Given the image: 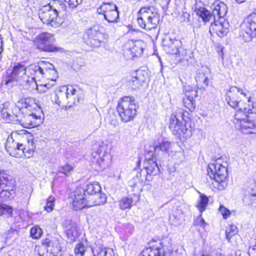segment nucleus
Wrapping results in <instances>:
<instances>
[{"instance_id": "nucleus-1", "label": "nucleus", "mask_w": 256, "mask_h": 256, "mask_svg": "<svg viewBox=\"0 0 256 256\" xmlns=\"http://www.w3.org/2000/svg\"><path fill=\"white\" fill-rule=\"evenodd\" d=\"M211 9L214 10L215 20L210 29L211 34H216L223 38L228 32L229 24L224 18L228 12V7L224 2L216 1L212 4Z\"/></svg>"}, {"instance_id": "nucleus-2", "label": "nucleus", "mask_w": 256, "mask_h": 256, "mask_svg": "<svg viewBox=\"0 0 256 256\" xmlns=\"http://www.w3.org/2000/svg\"><path fill=\"white\" fill-rule=\"evenodd\" d=\"M228 163L226 158L220 157L208 165V174L218 184L220 190H224L228 186Z\"/></svg>"}, {"instance_id": "nucleus-3", "label": "nucleus", "mask_w": 256, "mask_h": 256, "mask_svg": "<svg viewBox=\"0 0 256 256\" xmlns=\"http://www.w3.org/2000/svg\"><path fill=\"white\" fill-rule=\"evenodd\" d=\"M28 70L32 76L36 77V79L46 78L51 80L52 82V84H46L41 86V87L46 88L44 90V92L54 85L58 76L54 66L51 63L46 62H40L37 64H32L28 67Z\"/></svg>"}, {"instance_id": "nucleus-4", "label": "nucleus", "mask_w": 256, "mask_h": 256, "mask_svg": "<svg viewBox=\"0 0 256 256\" xmlns=\"http://www.w3.org/2000/svg\"><path fill=\"white\" fill-rule=\"evenodd\" d=\"M252 112L248 106L244 108V112H237L235 114L234 123L244 134H256V114Z\"/></svg>"}, {"instance_id": "nucleus-5", "label": "nucleus", "mask_w": 256, "mask_h": 256, "mask_svg": "<svg viewBox=\"0 0 256 256\" xmlns=\"http://www.w3.org/2000/svg\"><path fill=\"white\" fill-rule=\"evenodd\" d=\"M26 67L18 64L13 68L12 72L8 73V76L6 78V84H8L10 82H16L20 86H22L24 89L32 90L37 87V84L36 82V77L34 76H29L26 74Z\"/></svg>"}, {"instance_id": "nucleus-6", "label": "nucleus", "mask_w": 256, "mask_h": 256, "mask_svg": "<svg viewBox=\"0 0 256 256\" xmlns=\"http://www.w3.org/2000/svg\"><path fill=\"white\" fill-rule=\"evenodd\" d=\"M137 20L142 28L150 31L157 28L160 21V16L158 10L154 7H142L138 12Z\"/></svg>"}, {"instance_id": "nucleus-7", "label": "nucleus", "mask_w": 256, "mask_h": 256, "mask_svg": "<svg viewBox=\"0 0 256 256\" xmlns=\"http://www.w3.org/2000/svg\"><path fill=\"white\" fill-rule=\"evenodd\" d=\"M138 104L134 97L126 96L120 100L117 106V111L124 122L132 120L138 114Z\"/></svg>"}, {"instance_id": "nucleus-8", "label": "nucleus", "mask_w": 256, "mask_h": 256, "mask_svg": "<svg viewBox=\"0 0 256 256\" xmlns=\"http://www.w3.org/2000/svg\"><path fill=\"white\" fill-rule=\"evenodd\" d=\"M76 90L72 86H62L56 92L54 101L59 106L71 108L76 102Z\"/></svg>"}, {"instance_id": "nucleus-9", "label": "nucleus", "mask_w": 256, "mask_h": 256, "mask_svg": "<svg viewBox=\"0 0 256 256\" xmlns=\"http://www.w3.org/2000/svg\"><path fill=\"white\" fill-rule=\"evenodd\" d=\"M112 145L110 143L102 142L92 156L96 164L102 169H106L111 163L112 158L110 154Z\"/></svg>"}, {"instance_id": "nucleus-10", "label": "nucleus", "mask_w": 256, "mask_h": 256, "mask_svg": "<svg viewBox=\"0 0 256 256\" xmlns=\"http://www.w3.org/2000/svg\"><path fill=\"white\" fill-rule=\"evenodd\" d=\"M184 113L182 110L174 112L170 116V128L174 134H182L190 136L188 134L189 130L186 127L184 118Z\"/></svg>"}, {"instance_id": "nucleus-11", "label": "nucleus", "mask_w": 256, "mask_h": 256, "mask_svg": "<svg viewBox=\"0 0 256 256\" xmlns=\"http://www.w3.org/2000/svg\"><path fill=\"white\" fill-rule=\"evenodd\" d=\"M46 247L36 246L34 249V256H59L62 250L60 242L56 238L46 240Z\"/></svg>"}, {"instance_id": "nucleus-12", "label": "nucleus", "mask_w": 256, "mask_h": 256, "mask_svg": "<svg viewBox=\"0 0 256 256\" xmlns=\"http://www.w3.org/2000/svg\"><path fill=\"white\" fill-rule=\"evenodd\" d=\"M242 40L249 42L256 38V13L248 16L241 26L240 34Z\"/></svg>"}, {"instance_id": "nucleus-13", "label": "nucleus", "mask_w": 256, "mask_h": 256, "mask_svg": "<svg viewBox=\"0 0 256 256\" xmlns=\"http://www.w3.org/2000/svg\"><path fill=\"white\" fill-rule=\"evenodd\" d=\"M55 39L54 36L50 33H42L36 39V45L38 50L48 52H60L62 48L54 45Z\"/></svg>"}, {"instance_id": "nucleus-14", "label": "nucleus", "mask_w": 256, "mask_h": 256, "mask_svg": "<svg viewBox=\"0 0 256 256\" xmlns=\"http://www.w3.org/2000/svg\"><path fill=\"white\" fill-rule=\"evenodd\" d=\"M242 94H244L243 91L236 86L230 88L226 94V101L232 108L237 110L236 112H244V108H246V104L240 99V95Z\"/></svg>"}, {"instance_id": "nucleus-15", "label": "nucleus", "mask_w": 256, "mask_h": 256, "mask_svg": "<svg viewBox=\"0 0 256 256\" xmlns=\"http://www.w3.org/2000/svg\"><path fill=\"white\" fill-rule=\"evenodd\" d=\"M73 209L80 210L86 207H92L90 204V197L84 194V190L82 188H78L71 196Z\"/></svg>"}, {"instance_id": "nucleus-16", "label": "nucleus", "mask_w": 256, "mask_h": 256, "mask_svg": "<svg viewBox=\"0 0 256 256\" xmlns=\"http://www.w3.org/2000/svg\"><path fill=\"white\" fill-rule=\"evenodd\" d=\"M58 14L48 4L42 6L40 10L39 17L40 20L44 24L52 27L57 28L60 26L61 22L60 20L58 21Z\"/></svg>"}, {"instance_id": "nucleus-17", "label": "nucleus", "mask_w": 256, "mask_h": 256, "mask_svg": "<svg viewBox=\"0 0 256 256\" xmlns=\"http://www.w3.org/2000/svg\"><path fill=\"white\" fill-rule=\"evenodd\" d=\"M98 12L104 15L105 20L110 23L117 22L120 17L118 8L113 3L104 2L98 9Z\"/></svg>"}, {"instance_id": "nucleus-18", "label": "nucleus", "mask_w": 256, "mask_h": 256, "mask_svg": "<svg viewBox=\"0 0 256 256\" xmlns=\"http://www.w3.org/2000/svg\"><path fill=\"white\" fill-rule=\"evenodd\" d=\"M172 253L166 242L160 241L156 246L144 249L139 256H170Z\"/></svg>"}, {"instance_id": "nucleus-19", "label": "nucleus", "mask_w": 256, "mask_h": 256, "mask_svg": "<svg viewBox=\"0 0 256 256\" xmlns=\"http://www.w3.org/2000/svg\"><path fill=\"white\" fill-rule=\"evenodd\" d=\"M38 114L29 112L26 113H22L23 116L20 120L22 126L26 128H30L38 126L42 122L44 118L41 112Z\"/></svg>"}, {"instance_id": "nucleus-20", "label": "nucleus", "mask_w": 256, "mask_h": 256, "mask_svg": "<svg viewBox=\"0 0 256 256\" xmlns=\"http://www.w3.org/2000/svg\"><path fill=\"white\" fill-rule=\"evenodd\" d=\"M87 44L92 48H98L101 46L103 38L100 32V28L98 25L94 26L87 32Z\"/></svg>"}, {"instance_id": "nucleus-21", "label": "nucleus", "mask_w": 256, "mask_h": 256, "mask_svg": "<svg viewBox=\"0 0 256 256\" xmlns=\"http://www.w3.org/2000/svg\"><path fill=\"white\" fill-rule=\"evenodd\" d=\"M154 152H151L146 156L144 162V168L147 175L150 178L152 176H156L160 172V170L155 159L153 158Z\"/></svg>"}, {"instance_id": "nucleus-22", "label": "nucleus", "mask_w": 256, "mask_h": 256, "mask_svg": "<svg viewBox=\"0 0 256 256\" xmlns=\"http://www.w3.org/2000/svg\"><path fill=\"white\" fill-rule=\"evenodd\" d=\"M63 226L68 238L71 242L76 241L80 234L78 225L70 220H66L63 222Z\"/></svg>"}, {"instance_id": "nucleus-23", "label": "nucleus", "mask_w": 256, "mask_h": 256, "mask_svg": "<svg viewBox=\"0 0 256 256\" xmlns=\"http://www.w3.org/2000/svg\"><path fill=\"white\" fill-rule=\"evenodd\" d=\"M182 42L177 40H172L170 37H166L162 40V46L164 50L170 54H178L180 51Z\"/></svg>"}, {"instance_id": "nucleus-24", "label": "nucleus", "mask_w": 256, "mask_h": 256, "mask_svg": "<svg viewBox=\"0 0 256 256\" xmlns=\"http://www.w3.org/2000/svg\"><path fill=\"white\" fill-rule=\"evenodd\" d=\"M132 78L130 81V85L134 90H137L140 88L145 82L147 78L146 72L138 70L132 74Z\"/></svg>"}, {"instance_id": "nucleus-25", "label": "nucleus", "mask_w": 256, "mask_h": 256, "mask_svg": "<svg viewBox=\"0 0 256 256\" xmlns=\"http://www.w3.org/2000/svg\"><path fill=\"white\" fill-rule=\"evenodd\" d=\"M210 70L207 68H202V70L198 71L196 80L199 88H206L209 85Z\"/></svg>"}, {"instance_id": "nucleus-26", "label": "nucleus", "mask_w": 256, "mask_h": 256, "mask_svg": "<svg viewBox=\"0 0 256 256\" xmlns=\"http://www.w3.org/2000/svg\"><path fill=\"white\" fill-rule=\"evenodd\" d=\"M18 104L21 106L22 113L32 112L38 107L36 100L30 97L21 99Z\"/></svg>"}, {"instance_id": "nucleus-27", "label": "nucleus", "mask_w": 256, "mask_h": 256, "mask_svg": "<svg viewBox=\"0 0 256 256\" xmlns=\"http://www.w3.org/2000/svg\"><path fill=\"white\" fill-rule=\"evenodd\" d=\"M4 186V191L0 194V197L5 200L13 198L15 194L16 186L12 180L10 179Z\"/></svg>"}, {"instance_id": "nucleus-28", "label": "nucleus", "mask_w": 256, "mask_h": 256, "mask_svg": "<svg viewBox=\"0 0 256 256\" xmlns=\"http://www.w3.org/2000/svg\"><path fill=\"white\" fill-rule=\"evenodd\" d=\"M130 48V50L134 55V56H141L144 52V44L142 40L136 42L130 41L129 42Z\"/></svg>"}, {"instance_id": "nucleus-29", "label": "nucleus", "mask_w": 256, "mask_h": 256, "mask_svg": "<svg viewBox=\"0 0 256 256\" xmlns=\"http://www.w3.org/2000/svg\"><path fill=\"white\" fill-rule=\"evenodd\" d=\"M158 142L152 148L155 152L162 151L168 152L172 148V144L166 139L160 138L158 140Z\"/></svg>"}, {"instance_id": "nucleus-30", "label": "nucleus", "mask_w": 256, "mask_h": 256, "mask_svg": "<svg viewBox=\"0 0 256 256\" xmlns=\"http://www.w3.org/2000/svg\"><path fill=\"white\" fill-rule=\"evenodd\" d=\"M92 250L94 256H114L112 250L104 246H96Z\"/></svg>"}, {"instance_id": "nucleus-31", "label": "nucleus", "mask_w": 256, "mask_h": 256, "mask_svg": "<svg viewBox=\"0 0 256 256\" xmlns=\"http://www.w3.org/2000/svg\"><path fill=\"white\" fill-rule=\"evenodd\" d=\"M82 188L84 190V194H87L88 196H94L98 193L100 192L102 190L100 185L96 182L90 183Z\"/></svg>"}, {"instance_id": "nucleus-32", "label": "nucleus", "mask_w": 256, "mask_h": 256, "mask_svg": "<svg viewBox=\"0 0 256 256\" xmlns=\"http://www.w3.org/2000/svg\"><path fill=\"white\" fill-rule=\"evenodd\" d=\"M212 14L206 10L204 8H200L196 10V14L200 16L202 21L205 22H210L212 19L214 20H215V16H214V10H212Z\"/></svg>"}, {"instance_id": "nucleus-33", "label": "nucleus", "mask_w": 256, "mask_h": 256, "mask_svg": "<svg viewBox=\"0 0 256 256\" xmlns=\"http://www.w3.org/2000/svg\"><path fill=\"white\" fill-rule=\"evenodd\" d=\"M50 8L54 11L56 14H58L66 10V6L65 4L60 0H51L48 4Z\"/></svg>"}, {"instance_id": "nucleus-34", "label": "nucleus", "mask_w": 256, "mask_h": 256, "mask_svg": "<svg viewBox=\"0 0 256 256\" xmlns=\"http://www.w3.org/2000/svg\"><path fill=\"white\" fill-rule=\"evenodd\" d=\"M152 179L148 175L146 176L145 171L138 170H136V175L133 178L132 180L135 183L136 186L138 184L142 186L146 181L150 182Z\"/></svg>"}, {"instance_id": "nucleus-35", "label": "nucleus", "mask_w": 256, "mask_h": 256, "mask_svg": "<svg viewBox=\"0 0 256 256\" xmlns=\"http://www.w3.org/2000/svg\"><path fill=\"white\" fill-rule=\"evenodd\" d=\"M18 142L14 139L12 135L10 136L6 140L5 147L7 152L12 156H15Z\"/></svg>"}, {"instance_id": "nucleus-36", "label": "nucleus", "mask_w": 256, "mask_h": 256, "mask_svg": "<svg viewBox=\"0 0 256 256\" xmlns=\"http://www.w3.org/2000/svg\"><path fill=\"white\" fill-rule=\"evenodd\" d=\"M90 197V204L92 207L96 206H100L104 204L107 200L106 194H102L100 192L98 193L94 196Z\"/></svg>"}, {"instance_id": "nucleus-37", "label": "nucleus", "mask_w": 256, "mask_h": 256, "mask_svg": "<svg viewBox=\"0 0 256 256\" xmlns=\"http://www.w3.org/2000/svg\"><path fill=\"white\" fill-rule=\"evenodd\" d=\"M238 233V228L234 225L230 226L226 231V238L227 240L229 242L232 243L234 246H236V244H234L232 240L234 239H237L238 237L237 236Z\"/></svg>"}, {"instance_id": "nucleus-38", "label": "nucleus", "mask_w": 256, "mask_h": 256, "mask_svg": "<svg viewBox=\"0 0 256 256\" xmlns=\"http://www.w3.org/2000/svg\"><path fill=\"white\" fill-rule=\"evenodd\" d=\"M133 203L134 201L132 198L126 196L123 198L119 202V206L122 210H125L128 209H130L132 206Z\"/></svg>"}, {"instance_id": "nucleus-39", "label": "nucleus", "mask_w": 256, "mask_h": 256, "mask_svg": "<svg viewBox=\"0 0 256 256\" xmlns=\"http://www.w3.org/2000/svg\"><path fill=\"white\" fill-rule=\"evenodd\" d=\"M10 104L8 102H6L3 104L1 111L2 118L8 122H10L12 115L11 114V110L9 109Z\"/></svg>"}, {"instance_id": "nucleus-40", "label": "nucleus", "mask_w": 256, "mask_h": 256, "mask_svg": "<svg viewBox=\"0 0 256 256\" xmlns=\"http://www.w3.org/2000/svg\"><path fill=\"white\" fill-rule=\"evenodd\" d=\"M209 200L208 198L204 194H200V200L198 201L196 207L199 209L201 212H204L208 206Z\"/></svg>"}, {"instance_id": "nucleus-41", "label": "nucleus", "mask_w": 256, "mask_h": 256, "mask_svg": "<svg viewBox=\"0 0 256 256\" xmlns=\"http://www.w3.org/2000/svg\"><path fill=\"white\" fill-rule=\"evenodd\" d=\"M18 232L17 230L13 229L10 230L5 234L6 244H10L18 237Z\"/></svg>"}, {"instance_id": "nucleus-42", "label": "nucleus", "mask_w": 256, "mask_h": 256, "mask_svg": "<svg viewBox=\"0 0 256 256\" xmlns=\"http://www.w3.org/2000/svg\"><path fill=\"white\" fill-rule=\"evenodd\" d=\"M13 212V208L4 204L0 203V216L7 214L12 216Z\"/></svg>"}, {"instance_id": "nucleus-43", "label": "nucleus", "mask_w": 256, "mask_h": 256, "mask_svg": "<svg viewBox=\"0 0 256 256\" xmlns=\"http://www.w3.org/2000/svg\"><path fill=\"white\" fill-rule=\"evenodd\" d=\"M184 106L189 110H192L195 108L194 99L186 96L183 99Z\"/></svg>"}, {"instance_id": "nucleus-44", "label": "nucleus", "mask_w": 256, "mask_h": 256, "mask_svg": "<svg viewBox=\"0 0 256 256\" xmlns=\"http://www.w3.org/2000/svg\"><path fill=\"white\" fill-rule=\"evenodd\" d=\"M55 201L56 198L53 196H50L48 198L46 206H44V209L46 212H50L54 210Z\"/></svg>"}, {"instance_id": "nucleus-45", "label": "nucleus", "mask_w": 256, "mask_h": 256, "mask_svg": "<svg viewBox=\"0 0 256 256\" xmlns=\"http://www.w3.org/2000/svg\"><path fill=\"white\" fill-rule=\"evenodd\" d=\"M86 247L83 244H78L75 248V254L76 256H84Z\"/></svg>"}, {"instance_id": "nucleus-46", "label": "nucleus", "mask_w": 256, "mask_h": 256, "mask_svg": "<svg viewBox=\"0 0 256 256\" xmlns=\"http://www.w3.org/2000/svg\"><path fill=\"white\" fill-rule=\"evenodd\" d=\"M31 236L33 238L38 239L42 234V231L40 227L36 226L32 228Z\"/></svg>"}, {"instance_id": "nucleus-47", "label": "nucleus", "mask_w": 256, "mask_h": 256, "mask_svg": "<svg viewBox=\"0 0 256 256\" xmlns=\"http://www.w3.org/2000/svg\"><path fill=\"white\" fill-rule=\"evenodd\" d=\"M73 170L74 168L72 166L67 164L60 167L58 168V172L68 176L69 174H70V172L72 171Z\"/></svg>"}, {"instance_id": "nucleus-48", "label": "nucleus", "mask_w": 256, "mask_h": 256, "mask_svg": "<svg viewBox=\"0 0 256 256\" xmlns=\"http://www.w3.org/2000/svg\"><path fill=\"white\" fill-rule=\"evenodd\" d=\"M244 201L248 204L256 207V194L246 196L244 198Z\"/></svg>"}, {"instance_id": "nucleus-49", "label": "nucleus", "mask_w": 256, "mask_h": 256, "mask_svg": "<svg viewBox=\"0 0 256 256\" xmlns=\"http://www.w3.org/2000/svg\"><path fill=\"white\" fill-rule=\"evenodd\" d=\"M9 178L4 173H0V194L4 191V186Z\"/></svg>"}, {"instance_id": "nucleus-50", "label": "nucleus", "mask_w": 256, "mask_h": 256, "mask_svg": "<svg viewBox=\"0 0 256 256\" xmlns=\"http://www.w3.org/2000/svg\"><path fill=\"white\" fill-rule=\"evenodd\" d=\"M186 95L189 98L195 99L198 96V92L188 86L186 88Z\"/></svg>"}, {"instance_id": "nucleus-51", "label": "nucleus", "mask_w": 256, "mask_h": 256, "mask_svg": "<svg viewBox=\"0 0 256 256\" xmlns=\"http://www.w3.org/2000/svg\"><path fill=\"white\" fill-rule=\"evenodd\" d=\"M219 212L223 216L224 219H227L230 216L231 212L230 210L226 208L224 206H221L219 208Z\"/></svg>"}, {"instance_id": "nucleus-52", "label": "nucleus", "mask_w": 256, "mask_h": 256, "mask_svg": "<svg viewBox=\"0 0 256 256\" xmlns=\"http://www.w3.org/2000/svg\"><path fill=\"white\" fill-rule=\"evenodd\" d=\"M170 220L172 224L177 226L180 225L182 222L180 216H177L174 215L170 216Z\"/></svg>"}, {"instance_id": "nucleus-53", "label": "nucleus", "mask_w": 256, "mask_h": 256, "mask_svg": "<svg viewBox=\"0 0 256 256\" xmlns=\"http://www.w3.org/2000/svg\"><path fill=\"white\" fill-rule=\"evenodd\" d=\"M82 0H69L68 5L72 8H76L82 3Z\"/></svg>"}, {"instance_id": "nucleus-54", "label": "nucleus", "mask_w": 256, "mask_h": 256, "mask_svg": "<svg viewBox=\"0 0 256 256\" xmlns=\"http://www.w3.org/2000/svg\"><path fill=\"white\" fill-rule=\"evenodd\" d=\"M196 225L200 226L203 228H204L206 226V222L201 216L198 218L196 222Z\"/></svg>"}, {"instance_id": "nucleus-55", "label": "nucleus", "mask_w": 256, "mask_h": 256, "mask_svg": "<svg viewBox=\"0 0 256 256\" xmlns=\"http://www.w3.org/2000/svg\"><path fill=\"white\" fill-rule=\"evenodd\" d=\"M17 151H22L24 154L26 152H30V150H26L25 146L22 144H18V148H16Z\"/></svg>"}, {"instance_id": "nucleus-56", "label": "nucleus", "mask_w": 256, "mask_h": 256, "mask_svg": "<svg viewBox=\"0 0 256 256\" xmlns=\"http://www.w3.org/2000/svg\"><path fill=\"white\" fill-rule=\"evenodd\" d=\"M248 254L250 256H256V242L254 245L250 248Z\"/></svg>"}, {"instance_id": "nucleus-57", "label": "nucleus", "mask_w": 256, "mask_h": 256, "mask_svg": "<svg viewBox=\"0 0 256 256\" xmlns=\"http://www.w3.org/2000/svg\"><path fill=\"white\" fill-rule=\"evenodd\" d=\"M180 52L178 53L175 54L176 55L178 56V57L180 58H184L186 56V52L184 50V48L182 47V46L180 47Z\"/></svg>"}, {"instance_id": "nucleus-58", "label": "nucleus", "mask_w": 256, "mask_h": 256, "mask_svg": "<svg viewBox=\"0 0 256 256\" xmlns=\"http://www.w3.org/2000/svg\"><path fill=\"white\" fill-rule=\"evenodd\" d=\"M183 16L184 18V21L188 22H190V15L187 12H184Z\"/></svg>"}, {"instance_id": "nucleus-59", "label": "nucleus", "mask_w": 256, "mask_h": 256, "mask_svg": "<svg viewBox=\"0 0 256 256\" xmlns=\"http://www.w3.org/2000/svg\"><path fill=\"white\" fill-rule=\"evenodd\" d=\"M2 46H3V41L2 40H1V38H0V54L2 53V52H3V49H2Z\"/></svg>"}, {"instance_id": "nucleus-60", "label": "nucleus", "mask_w": 256, "mask_h": 256, "mask_svg": "<svg viewBox=\"0 0 256 256\" xmlns=\"http://www.w3.org/2000/svg\"><path fill=\"white\" fill-rule=\"evenodd\" d=\"M2 46H3V41L2 40H1V38H0V54L2 53V52H3V49H2Z\"/></svg>"}, {"instance_id": "nucleus-61", "label": "nucleus", "mask_w": 256, "mask_h": 256, "mask_svg": "<svg viewBox=\"0 0 256 256\" xmlns=\"http://www.w3.org/2000/svg\"><path fill=\"white\" fill-rule=\"evenodd\" d=\"M236 0L238 4L243 3L246 1V0Z\"/></svg>"}]
</instances>
